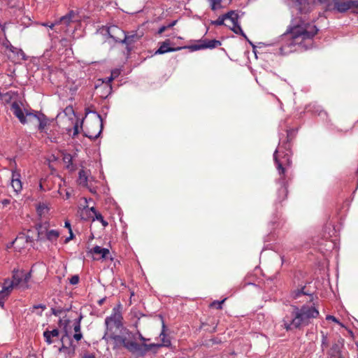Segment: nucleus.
<instances>
[{
    "instance_id": "f257e3e1",
    "label": "nucleus",
    "mask_w": 358,
    "mask_h": 358,
    "mask_svg": "<svg viewBox=\"0 0 358 358\" xmlns=\"http://www.w3.org/2000/svg\"><path fill=\"white\" fill-rule=\"evenodd\" d=\"M313 45V27L309 22L300 18L292 23L277 41L279 53L286 55L295 51L311 49Z\"/></svg>"
},
{
    "instance_id": "f03ea898",
    "label": "nucleus",
    "mask_w": 358,
    "mask_h": 358,
    "mask_svg": "<svg viewBox=\"0 0 358 358\" xmlns=\"http://www.w3.org/2000/svg\"><path fill=\"white\" fill-rule=\"evenodd\" d=\"M298 133L297 128H290L286 130V136L280 137L278 148L273 153V160L280 178L278 180L279 187L277 191L275 203H280L287 197V185L285 179L286 166L292 164V145Z\"/></svg>"
},
{
    "instance_id": "7ed1b4c3",
    "label": "nucleus",
    "mask_w": 358,
    "mask_h": 358,
    "mask_svg": "<svg viewBox=\"0 0 358 358\" xmlns=\"http://www.w3.org/2000/svg\"><path fill=\"white\" fill-rule=\"evenodd\" d=\"M294 299H299V302H309L303 305L300 309L294 306L289 315H286L283 318V327L287 331L296 329L301 324H307L309 320L313 317V292L309 285H304L300 289L294 290L292 293Z\"/></svg>"
},
{
    "instance_id": "20e7f679",
    "label": "nucleus",
    "mask_w": 358,
    "mask_h": 358,
    "mask_svg": "<svg viewBox=\"0 0 358 358\" xmlns=\"http://www.w3.org/2000/svg\"><path fill=\"white\" fill-rule=\"evenodd\" d=\"M320 4H324L327 10H334L343 13L349 10L358 13V0H317Z\"/></svg>"
},
{
    "instance_id": "39448f33",
    "label": "nucleus",
    "mask_w": 358,
    "mask_h": 358,
    "mask_svg": "<svg viewBox=\"0 0 358 358\" xmlns=\"http://www.w3.org/2000/svg\"><path fill=\"white\" fill-rule=\"evenodd\" d=\"M31 278V270L25 272L23 269L14 268L12 271V280L9 285L6 286L4 289L12 291L14 287H19L22 289H28L30 288L29 282Z\"/></svg>"
},
{
    "instance_id": "423d86ee",
    "label": "nucleus",
    "mask_w": 358,
    "mask_h": 358,
    "mask_svg": "<svg viewBox=\"0 0 358 358\" xmlns=\"http://www.w3.org/2000/svg\"><path fill=\"white\" fill-rule=\"evenodd\" d=\"M122 314L120 312H116V309L113 308V314L105 319L106 332L112 331L113 327L117 329L122 328Z\"/></svg>"
},
{
    "instance_id": "0eeeda50",
    "label": "nucleus",
    "mask_w": 358,
    "mask_h": 358,
    "mask_svg": "<svg viewBox=\"0 0 358 358\" xmlns=\"http://www.w3.org/2000/svg\"><path fill=\"white\" fill-rule=\"evenodd\" d=\"M26 115L29 121H31V119H36L38 121V130L40 132H43L45 127L50 122L48 117L41 111L33 110H26Z\"/></svg>"
},
{
    "instance_id": "6e6552de",
    "label": "nucleus",
    "mask_w": 358,
    "mask_h": 358,
    "mask_svg": "<svg viewBox=\"0 0 358 358\" xmlns=\"http://www.w3.org/2000/svg\"><path fill=\"white\" fill-rule=\"evenodd\" d=\"M222 45L221 41L216 40V39H212V40H199L197 41V44L195 45H185V48H187L191 52L199 50H203V49H213L215 48H217L218 46H220Z\"/></svg>"
},
{
    "instance_id": "1a4fd4ad",
    "label": "nucleus",
    "mask_w": 358,
    "mask_h": 358,
    "mask_svg": "<svg viewBox=\"0 0 358 358\" xmlns=\"http://www.w3.org/2000/svg\"><path fill=\"white\" fill-rule=\"evenodd\" d=\"M106 31L109 38H112L116 43L121 44V40L124 38L125 31L116 25L106 26L101 28Z\"/></svg>"
},
{
    "instance_id": "9d476101",
    "label": "nucleus",
    "mask_w": 358,
    "mask_h": 358,
    "mask_svg": "<svg viewBox=\"0 0 358 358\" xmlns=\"http://www.w3.org/2000/svg\"><path fill=\"white\" fill-rule=\"evenodd\" d=\"M141 38L136 31H131L130 33L125 32L124 38L121 40V44L126 45L125 48L127 54H130L134 48V44L138 42Z\"/></svg>"
},
{
    "instance_id": "9b49d317",
    "label": "nucleus",
    "mask_w": 358,
    "mask_h": 358,
    "mask_svg": "<svg viewBox=\"0 0 358 358\" xmlns=\"http://www.w3.org/2000/svg\"><path fill=\"white\" fill-rule=\"evenodd\" d=\"M159 48L155 51V55H163L168 52H176L182 49H187L185 46L173 47V43L170 39H166L162 42H159Z\"/></svg>"
},
{
    "instance_id": "f8f14e48",
    "label": "nucleus",
    "mask_w": 358,
    "mask_h": 358,
    "mask_svg": "<svg viewBox=\"0 0 358 358\" xmlns=\"http://www.w3.org/2000/svg\"><path fill=\"white\" fill-rule=\"evenodd\" d=\"M11 110L13 111L14 115L19 120L21 124H25L28 122V121H29L27 116L26 115V110H27L24 109V112L17 102L14 101L11 104Z\"/></svg>"
},
{
    "instance_id": "ddd939ff",
    "label": "nucleus",
    "mask_w": 358,
    "mask_h": 358,
    "mask_svg": "<svg viewBox=\"0 0 358 358\" xmlns=\"http://www.w3.org/2000/svg\"><path fill=\"white\" fill-rule=\"evenodd\" d=\"M78 21V16L75 11L70 10L68 13L59 18L58 22V24H64L66 27H70L71 23L76 22Z\"/></svg>"
},
{
    "instance_id": "4468645a",
    "label": "nucleus",
    "mask_w": 358,
    "mask_h": 358,
    "mask_svg": "<svg viewBox=\"0 0 358 358\" xmlns=\"http://www.w3.org/2000/svg\"><path fill=\"white\" fill-rule=\"evenodd\" d=\"M3 45L6 49L9 50L17 58L21 57L22 60L27 59V57L24 51L20 48H17L13 46L8 39H6V41L3 42Z\"/></svg>"
},
{
    "instance_id": "2eb2a0df",
    "label": "nucleus",
    "mask_w": 358,
    "mask_h": 358,
    "mask_svg": "<svg viewBox=\"0 0 358 358\" xmlns=\"http://www.w3.org/2000/svg\"><path fill=\"white\" fill-rule=\"evenodd\" d=\"M85 113H86V114H88L90 113H92L94 114H96V115L97 116V117L99 118V120L100 121V123H99L100 129H99V131L97 132V134H91L90 132L84 131V136H85L87 137L88 138H90L91 140H95V139H96L100 136V134H101L102 129H103V119H102V117L96 111L90 110L88 108L85 109Z\"/></svg>"
},
{
    "instance_id": "dca6fc26",
    "label": "nucleus",
    "mask_w": 358,
    "mask_h": 358,
    "mask_svg": "<svg viewBox=\"0 0 358 358\" xmlns=\"http://www.w3.org/2000/svg\"><path fill=\"white\" fill-rule=\"evenodd\" d=\"M166 326L164 322H162V332L159 335L161 338L162 343H151V347H166L169 348L171 345V340L168 338L167 335L165 334Z\"/></svg>"
},
{
    "instance_id": "f3484780",
    "label": "nucleus",
    "mask_w": 358,
    "mask_h": 358,
    "mask_svg": "<svg viewBox=\"0 0 358 358\" xmlns=\"http://www.w3.org/2000/svg\"><path fill=\"white\" fill-rule=\"evenodd\" d=\"M20 174L16 171L12 172L11 185L16 193L21 192L22 189V182L20 179Z\"/></svg>"
},
{
    "instance_id": "a211bd4d",
    "label": "nucleus",
    "mask_w": 358,
    "mask_h": 358,
    "mask_svg": "<svg viewBox=\"0 0 358 358\" xmlns=\"http://www.w3.org/2000/svg\"><path fill=\"white\" fill-rule=\"evenodd\" d=\"M90 252L92 254L99 255L101 256L100 258L104 259H108V255L110 254V251L108 248H101L99 245L94 246L90 250Z\"/></svg>"
},
{
    "instance_id": "6ab92c4d",
    "label": "nucleus",
    "mask_w": 358,
    "mask_h": 358,
    "mask_svg": "<svg viewBox=\"0 0 358 358\" xmlns=\"http://www.w3.org/2000/svg\"><path fill=\"white\" fill-rule=\"evenodd\" d=\"M87 211L90 213H93V217L92 220V221H99L104 227L108 225V222L103 219V215L99 211H97L94 207H91L89 210H87Z\"/></svg>"
},
{
    "instance_id": "aec40b11",
    "label": "nucleus",
    "mask_w": 358,
    "mask_h": 358,
    "mask_svg": "<svg viewBox=\"0 0 358 358\" xmlns=\"http://www.w3.org/2000/svg\"><path fill=\"white\" fill-rule=\"evenodd\" d=\"M297 9L301 13H307L309 11L310 6L308 0H296Z\"/></svg>"
},
{
    "instance_id": "412c9836",
    "label": "nucleus",
    "mask_w": 358,
    "mask_h": 358,
    "mask_svg": "<svg viewBox=\"0 0 358 358\" xmlns=\"http://www.w3.org/2000/svg\"><path fill=\"white\" fill-rule=\"evenodd\" d=\"M71 309V306L62 307L60 306H52L50 308L51 313L55 316H59L62 313H66L70 311Z\"/></svg>"
},
{
    "instance_id": "4be33fe9",
    "label": "nucleus",
    "mask_w": 358,
    "mask_h": 358,
    "mask_svg": "<svg viewBox=\"0 0 358 358\" xmlns=\"http://www.w3.org/2000/svg\"><path fill=\"white\" fill-rule=\"evenodd\" d=\"M107 334H109L108 336L110 338H111L112 340H113L117 344H120V345H124V343L126 342V338L122 336H120V335H116L114 332L113 331H110V332H106L104 335V337L107 335Z\"/></svg>"
},
{
    "instance_id": "5701e85b",
    "label": "nucleus",
    "mask_w": 358,
    "mask_h": 358,
    "mask_svg": "<svg viewBox=\"0 0 358 358\" xmlns=\"http://www.w3.org/2000/svg\"><path fill=\"white\" fill-rule=\"evenodd\" d=\"M45 236L49 241L55 242L59 236V232L55 229L46 230Z\"/></svg>"
},
{
    "instance_id": "b1692460",
    "label": "nucleus",
    "mask_w": 358,
    "mask_h": 358,
    "mask_svg": "<svg viewBox=\"0 0 358 358\" xmlns=\"http://www.w3.org/2000/svg\"><path fill=\"white\" fill-rule=\"evenodd\" d=\"M63 161L66 164V167L71 171H73L76 169L75 166L73 164V157L69 153H66L63 156Z\"/></svg>"
},
{
    "instance_id": "393cba45",
    "label": "nucleus",
    "mask_w": 358,
    "mask_h": 358,
    "mask_svg": "<svg viewBox=\"0 0 358 358\" xmlns=\"http://www.w3.org/2000/svg\"><path fill=\"white\" fill-rule=\"evenodd\" d=\"M124 348H126L127 350H129L131 352H138L141 350V346L138 343H137L135 341H127L124 343Z\"/></svg>"
},
{
    "instance_id": "a878e982",
    "label": "nucleus",
    "mask_w": 358,
    "mask_h": 358,
    "mask_svg": "<svg viewBox=\"0 0 358 358\" xmlns=\"http://www.w3.org/2000/svg\"><path fill=\"white\" fill-rule=\"evenodd\" d=\"M230 29L235 33L236 34H238L242 36L246 41H248V38L245 35V34L243 32L241 27L239 24L238 21L236 22V23L233 24V27H230Z\"/></svg>"
},
{
    "instance_id": "bb28decb",
    "label": "nucleus",
    "mask_w": 358,
    "mask_h": 358,
    "mask_svg": "<svg viewBox=\"0 0 358 358\" xmlns=\"http://www.w3.org/2000/svg\"><path fill=\"white\" fill-rule=\"evenodd\" d=\"M88 174L83 169L78 172V182L83 186L87 185Z\"/></svg>"
},
{
    "instance_id": "cd10ccee",
    "label": "nucleus",
    "mask_w": 358,
    "mask_h": 358,
    "mask_svg": "<svg viewBox=\"0 0 358 358\" xmlns=\"http://www.w3.org/2000/svg\"><path fill=\"white\" fill-rule=\"evenodd\" d=\"M224 15H228L227 20H230L232 24L236 23L238 21L239 15L236 10H229Z\"/></svg>"
},
{
    "instance_id": "c85d7f7f",
    "label": "nucleus",
    "mask_w": 358,
    "mask_h": 358,
    "mask_svg": "<svg viewBox=\"0 0 358 358\" xmlns=\"http://www.w3.org/2000/svg\"><path fill=\"white\" fill-rule=\"evenodd\" d=\"M10 291L5 290L4 288L0 290V306L2 308H4L5 299L10 295Z\"/></svg>"
},
{
    "instance_id": "c756f323",
    "label": "nucleus",
    "mask_w": 358,
    "mask_h": 358,
    "mask_svg": "<svg viewBox=\"0 0 358 358\" xmlns=\"http://www.w3.org/2000/svg\"><path fill=\"white\" fill-rule=\"evenodd\" d=\"M228 15H222L218 17L216 20L211 21V24L216 26H221L224 24V20H227Z\"/></svg>"
},
{
    "instance_id": "7c9ffc66",
    "label": "nucleus",
    "mask_w": 358,
    "mask_h": 358,
    "mask_svg": "<svg viewBox=\"0 0 358 358\" xmlns=\"http://www.w3.org/2000/svg\"><path fill=\"white\" fill-rule=\"evenodd\" d=\"M90 208H85L83 210H82L80 213L81 219L87 220L88 219H90L93 217V213L88 212L87 210H89Z\"/></svg>"
},
{
    "instance_id": "2f4dec72",
    "label": "nucleus",
    "mask_w": 358,
    "mask_h": 358,
    "mask_svg": "<svg viewBox=\"0 0 358 358\" xmlns=\"http://www.w3.org/2000/svg\"><path fill=\"white\" fill-rule=\"evenodd\" d=\"M13 92L12 91H9L6 93H3L1 100L6 103H8L13 99Z\"/></svg>"
},
{
    "instance_id": "473e14b6",
    "label": "nucleus",
    "mask_w": 358,
    "mask_h": 358,
    "mask_svg": "<svg viewBox=\"0 0 358 358\" xmlns=\"http://www.w3.org/2000/svg\"><path fill=\"white\" fill-rule=\"evenodd\" d=\"M208 1L210 3V8L213 10H216L222 7L221 5L222 0H208Z\"/></svg>"
},
{
    "instance_id": "72a5a7b5",
    "label": "nucleus",
    "mask_w": 358,
    "mask_h": 358,
    "mask_svg": "<svg viewBox=\"0 0 358 358\" xmlns=\"http://www.w3.org/2000/svg\"><path fill=\"white\" fill-rule=\"evenodd\" d=\"M38 308H41V310L39 311V312H37L36 314L38 315V316H42L43 315V311L44 310L46 309V306L44 305V304H42V303H40V304H36V305H34L31 308H30V311L31 313L34 312V310L36 309H38Z\"/></svg>"
},
{
    "instance_id": "f704fd0d",
    "label": "nucleus",
    "mask_w": 358,
    "mask_h": 358,
    "mask_svg": "<svg viewBox=\"0 0 358 358\" xmlns=\"http://www.w3.org/2000/svg\"><path fill=\"white\" fill-rule=\"evenodd\" d=\"M226 299L222 300V301H214L210 304V307L211 308H215L217 310H221L222 308V304L224 302Z\"/></svg>"
},
{
    "instance_id": "c9c22d12",
    "label": "nucleus",
    "mask_w": 358,
    "mask_h": 358,
    "mask_svg": "<svg viewBox=\"0 0 358 358\" xmlns=\"http://www.w3.org/2000/svg\"><path fill=\"white\" fill-rule=\"evenodd\" d=\"M83 318V316L80 315L78 319H76L73 324V329L76 333L80 332V322Z\"/></svg>"
},
{
    "instance_id": "e433bc0d",
    "label": "nucleus",
    "mask_w": 358,
    "mask_h": 358,
    "mask_svg": "<svg viewBox=\"0 0 358 358\" xmlns=\"http://www.w3.org/2000/svg\"><path fill=\"white\" fill-rule=\"evenodd\" d=\"M142 345L144 347L145 352L152 351L155 354L157 353L158 351V349L161 348V347H151V346H150V345H151V344H146V343H143Z\"/></svg>"
},
{
    "instance_id": "4c0bfd02",
    "label": "nucleus",
    "mask_w": 358,
    "mask_h": 358,
    "mask_svg": "<svg viewBox=\"0 0 358 358\" xmlns=\"http://www.w3.org/2000/svg\"><path fill=\"white\" fill-rule=\"evenodd\" d=\"M47 210L48 207L44 203H40L36 208V211L40 216H41L44 213L45 210Z\"/></svg>"
},
{
    "instance_id": "58836bf2",
    "label": "nucleus",
    "mask_w": 358,
    "mask_h": 358,
    "mask_svg": "<svg viewBox=\"0 0 358 358\" xmlns=\"http://www.w3.org/2000/svg\"><path fill=\"white\" fill-rule=\"evenodd\" d=\"M43 337H44L45 341L48 345H50L53 343V341L52 340V336L49 334V330L47 329L43 332Z\"/></svg>"
},
{
    "instance_id": "ea45409f",
    "label": "nucleus",
    "mask_w": 358,
    "mask_h": 358,
    "mask_svg": "<svg viewBox=\"0 0 358 358\" xmlns=\"http://www.w3.org/2000/svg\"><path fill=\"white\" fill-rule=\"evenodd\" d=\"M38 230V236L37 240H43V231L42 230V224H38L36 227Z\"/></svg>"
},
{
    "instance_id": "a19ab883",
    "label": "nucleus",
    "mask_w": 358,
    "mask_h": 358,
    "mask_svg": "<svg viewBox=\"0 0 358 358\" xmlns=\"http://www.w3.org/2000/svg\"><path fill=\"white\" fill-rule=\"evenodd\" d=\"M65 338H69V335H68L67 332H65V334L62 336V338H61V339H60V341H61V342H62V346H61V347H60V348H59V351H60V352H61V351H62V350H64V349H67V348H68L64 345V341Z\"/></svg>"
},
{
    "instance_id": "79ce46f5",
    "label": "nucleus",
    "mask_w": 358,
    "mask_h": 358,
    "mask_svg": "<svg viewBox=\"0 0 358 358\" xmlns=\"http://www.w3.org/2000/svg\"><path fill=\"white\" fill-rule=\"evenodd\" d=\"M59 43H60L61 45L64 48H67L71 45L70 40H69L66 38H62V39H60Z\"/></svg>"
},
{
    "instance_id": "37998d69",
    "label": "nucleus",
    "mask_w": 358,
    "mask_h": 358,
    "mask_svg": "<svg viewBox=\"0 0 358 358\" xmlns=\"http://www.w3.org/2000/svg\"><path fill=\"white\" fill-rule=\"evenodd\" d=\"M79 276L78 275H74L69 279V283L73 285H77L79 282Z\"/></svg>"
},
{
    "instance_id": "c03bdc74",
    "label": "nucleus",
    "mask_w": 358,
    "mask_h": 358,
    "mask_svg": "<svg viewBox=\"0 0 358 358\" xmlns=\"http://www.w3.org/2000/svg\"><path fill=\"white\" fill-rule=\"evenodd\" d=\"M321 333L322 334V347L323 349L327 348L329 346L327 337L324 334V333L322 331Z\"/></svg>"
},
{
    "instance_id": "a18cd8bd",
    "label": "nucleus",
    "mask_w": 358,
    "mask_h": 358,
    "mask_svg": "<svg viewBox=\"0 0 358 358\" xmlns=\"http://www.w3.org/2000/svg\"><path fill=\"white\" fill-rule=\"evenodd\" d=\"M49 334L52 337H57L59 334V331L57 329H54L52 331H49Z\"/></svg>"
},
{
    "instance_id": "49530a36",
    "label": "nucleus",
    "mask_w": 358,
    "mask_h": 358,
    "mask_svg": "<svg viewBox=\"0 0 358 358\" xmlns=\"http://www.w3.org/2000/svg\"><path fill=\"white\" fill-rule=\"evenodd\" d=\"M326 319L327 320H332L334 322H336V323L339 324L340 325L343 326V324L333 315H327Z\"/></svg>"
},
{
    "instance_id": "de8ad7c7",
    "label": "nucleus",
    "mask_w": 358,
    "mask_h": 358,
    "mask_svg": "<svg viewBox=\"0 0 358 358\" xmlns=\"http://www.w3.org/2000/svg\"><path fill=\"white\" fill-rule=\"evenodd\" d=\"M43 26L48 27L50 29H53L55 25H58V22L55 21V23L45 22L42 24Z\"/></svg>"
},
{
    "instance_id": "09e8293b",
    "label": "nucleus",
    "mask_w": 358,
    "mask_h": 358,
    "mask_svg": "<svg viewBox=\"0 0 358 358\" xmlns=\"http://www.w3.org/2000/svg\"><path fill=\"white\" fill-rule=\"evenodd\" d=\"M79 134V126L78 123L76 122L75 125L73 126V136H75Z\"/></svg>"
},
{
    "instance_id": "8fccbe9b",
    "label": "nucleus",
    "mask_w": 358,
    "mask_h": 358,
    "mask_svg": "<svg viewBox=\"0 0 358 358\" xmlns=\"http://www.w3.org/2000/svg\"><path fill=\"white\" fill-rule=\"evenodd\" d=\"M69 236L65 239V241H64L65 243H67L69 241L73 239L75 237L72 230H71V231H69Z\"/></svg>"
},
{
    "instance_id": "3c124183",
    "label": "nucleus",
    "mask_w": 358,
    "mask_h": 358,
    "mask_svg": "<svg viewBox=\"0 0 358 358\" xmlns=\"http://www.w3.org/2000/svg\"><path fill=\"white\" fill-rule=\"evenodd\" d=\"M82 338H83V334L81 332L75 333L73 335V338L75 340H76L77 341H80L82 339Z\"/></svg>"
},
{
    "instance_id": "603ef678",
    "label": "nucleus",
    "mask_w": 358,
    "mask_h": 358,
    "mask_svg": "<svg viewBox=\"0 0 358 358\" xmlns=\"http://www.w3.org/2000/svg\"><path fill=\"white\" fill-rule=\"evenodd\" d=\"M177 23V20H173L171 22L169 23L167 25H164L166 29L173 27Z\"/></svg>"
},
{
    "instance_id": "864d4df0",
    "label": "nucleus",
    "mask_w": 358,
    "mask_h": 358,
    "mask_svg": "<svg viewBox=\"0 0 358 358\" xmlns=\"http://www.w3.org/2000/svg\"><path fill=\"white\" fill-rule=\"evenodd\" d=\"M64 227L69 229V231H71V230H72L71 223L68 220L65 221Z\"/></svg>"
},
{
    "instance_id": "5fc2aeb1",
    "label": "nucleus",
    "mask_w": 358,
    "mask_h": 358,
    "mask_svg": "<svg viewBox=\"0 0 358 358\" xmlns=\"http://www.w3.org/2000/svg\"><path fill=\"white\" fill-rule=\"evenodd\" d=\"M10 282H11V280H10L9 278H6L4 280L3 285L2 288H5L6 286L9 285Z\"/></svg>"
},
{
    "instance_id": "6e6d98bb",
    "label": "nucleus",
    "mask_w": 358,
    "mask_h": 358,
    "mask_svg": "<svg viewBox=\"0 0 358 358\" xmlns=\"http://www.w3.org/2000/svg\"><path fill=\"white\" fill-rule=\"evenodd\" d=\"M10 203V199H4L1 201V204L3 206H6L7 205H8L9 203Z\"/></svg>"
},
{
    "instance_id": "4d7b16f0",
    "label": "nucleus",
    "mask_w": 358,
    "mask_h": 358,
    "mask_svg": "<svg viewBox=\"0 0 358 358\" xmlns=\"http://www.w3.org/2000/svg\"><path fill=\"white\" fill-rule=\"evenodd\" d=\"M166 30V28L164 25L162 26L157 31L158 34H162L163 32H164Z\"/></svg>"
},
{
    "instance_id": "13d9d810",
    "label": "nucleus",
    "mask_w": 358,
    "mask_h": 358,
    "mask_svg": "<svg viewBox=\"0 0 358 358\" xmlns=\"http://www.w3.org/2000/svg\"><path fill=\"white\" fill-rule=\"evenodd\" d=\"M83 358H96V357L94 354L91 353V354H85L83 356Z\"/></svg>"
},
{
    "instance_id": "bf43d9fd",
    "label": "nucleus",
    "mask_w": 358,
    "mask_h": 358,
    "mask_svg": "<svg viewBox=\"0 0 358 358\" xmlns=\"http://www.w3.org/2000/svg\"><path fill=\"white\" fill-rule=\"evenodd\" d=\"M106 299V296H105V297H103V298H102V299H99V300L97 301L98 305H99V306H102V305L103 304V303L105 302Z\"/></svg>"
},
{
    "instance_id": "052dcab7",
    "label": "nucleus",
    "mask_w": 358,
    "mask_h": 358,
    "mask_svg": "<svg viewBox=\"0 0 358 358\" xmlns=\"http://www.w3.org/2000/svg\"><path fill=\"white\" fill-rule=\"evenodd\" d=\"M69 343H70V348H71V352H72V353H74L75 350H76V346L73 345V342L71 340H70Z\"/></svg>"
},
{
    "instance_id": "680f3d73",
    "label": "nucleus",
    "mask_w": 358,
    "mask_h": 358,
    "mask_svg": "<svg viewBox=\"0 0 358 358\" xmlns=\"http://www.w3.org/2000/svg\"><path fill=\"white\" fill-rule=\"evenodd\" d=\"M65 111H68V112H73V109L72 108V106H69V107H66V109H65Z\"/></svg>"
},
{
    "instance_id": "e2e57ef3",
    "label": "nucleus",
    "mask_w": 358,
    "mask_h": 358,
    "mask_svg": "<svg viewBox=\"0 0 358 358\" xmlns=\"http://www.w3.org/2000/svg\"><path fill=\"white\" fill-rule=\"evenodd\" d=\"M213 341V343H220L221 341L220 340H218L217 338H214V339H212L211 340Z\"/></svg>"
},
{
    "instance_id": "0e129e2a",
    "label": "nucleus",
    "mask_w": 358,
    "mask_h": 358,
    "mask_svg": "<svg viewBox=\"0 0 358 358\" xmlns=\"http://www.w3.org/2000/svg\"><path fill=\"white\" fill-rule=\"evenodd\" d=\"M139 338H140V340H141L143 341H145L148 340L145 338H144L141 334L139 335Z\"/></svg>"
},
{
    "instance_id": "69168bd1",
    "label": "nucleus",
    "mask_w": 358,
    "mask_h": 358,
    "mask_svg": "<svg viewBox=\"0 0 358 358\" xmlns=\"http://www.w3.org/2000/svg\"><path fill=\"white\" fill-rule=\"evenodd\" d=\"M247 41L250 43V45L253 48H255V45H254V43H253L252 41H250L249 39H248V41Z\"/></svg>"
},
{
    "instance_id": "338daca9",
    "label": "nucleus",
    "mask_w": 358,
    "mask_h": 358,
    "mask_svg": "<svg viewBox=\"0 0 358 358\" xmlns=\"http://www.w3.org/2000/svg\"><path fill=\"white\" fill-rule=\"evenodd\" d=\"M319 315V311L315 308V318Z\"/></svg>"
},
{
    "instance_id": "774afa93",
    "label": "nucleus",
    "mask_w": 358,
    "mask_h": 358,
    "mask_svg": "<svg viewBox=\"0 0 358 358\" xmlns=\"http://www.w3.org/2000/svg\"><path fill=\"white\" fill-rule=\"evenodd\" d=\"M317 31H318V29H317V27L315 26V32H314L315 36L317 34Z\"/></svg>"
}]
</instances>
